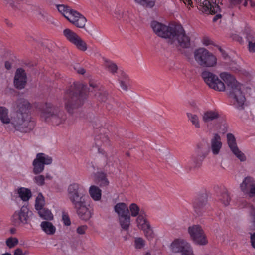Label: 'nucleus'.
<instances>
[{"label":"nucleus","mask_w":255,"mask_h":255,"mask_svg":"<svg viewBox=\"0 0 255 255\" xmlns=\"http://www.w3.org/2000/svg\"><path fill=\"white\" fill-rule=\"evenodd\" d=\"M154 32L158 36L167 39L171 44L178 45L182 48L190 46V40L180 25L164 24L157 21L151 23Z\"/></svg>","instance_id":"obj_1"},{"label":"nucleus","mask_w":255,"mask_h":255,"mask_svg":"<svg viewBox=\"0 0 255 255\" xmlns=\"http://www.w3.org/2000/svg\"><path fill=\"white\" fill-rule=\"evenodd\" d=\"M29 106L28 102L26 101L20 100L18 102L19 110L12 112V118L7 130L27 132L32 129L34 124L31 120L30 115L26 111L23 112L21 110L27 109Z\"/></svg>","instance_id":"obj_2"},{"label":"nucleus","mask_w":255,"mask_h":255,"mask_svg":"<svg viewBox=\"0 0 255 255\" xmlns=\"http://www.w3.org/2000/svg\"><path fill=\"white\" fill-rule=\"evenodd\" d=\"M250 90V88L240 83L229 91V95L233 105L238 109L243 108L246 100V95Z\"/></svg>","instance_id":"obj_3"},{"label":"nucleus","mask_w":255,"mask_h":255,"mask_svg":"<svg viewBox=\"0 0 255 255\" xmlns=\"http://www.w3.org/2000/svg\"><path fill=\"white\" fill-rule=\"evenodd\" d=\"M113 210L117 215L121 228L125 230L128 229L131 219L128 214V205L124 202H118L114 206Z\"/></svg>","instance_id":"obj_4"},{"label":"nucleus","mask_w":255,"mask_h":255,"mask_svg":"<svg viewBox=\"0 0 255 255\" xmlns=\"http://www.w3.org/2000/svg\"><path fill=\"white\" fill-rule=\"evenodd\" d=\"M67 195L72 204L79 200L87 198L86 187L84 184L73 182L69 185L67 188Z\"/></svg>","instance_id":"obj_5"},{"label":"nucleus","mask_w":255,"mask_h":255,"mask_svg":"<svg viewBox=\"0 0 255 255\" xmlns=\"http://www.w3.org/2000/svg\"><path fill=\"white\" fill-rule=\"evenodd\" d=\"M187 231L191 240L196 245L205 246L208 244L207 236L200 225H190L188 227Z\"/></svg>","instance_id":"obj_6"},{"label":"nucleus","mask_w":255,"mask_h":255,"mask_svg":"<svg viewBox=\"0 0 255 255\" xmlns=\"http://www.w3.org/2000/svg\"><path fill=\"white\" fill-rule=\"evenodd\" d=\"M63 33L66 39L78 50L84 52L88 49V46L86 42L73 31L66 28L63 30Z\"/></svg>","instance_id":"obj_7"},{"label":"nucleus","mask_w":255,"mask_h":255,"mask_svg":"<svg viewBox=\"0 0 255 255\" xmlns=\"http://www.w3.org/2000/svg\"><path fill=\"white\" fill-rule=\"evenodd\" d=\"M41 116L46 120H50L56 125L62 123L66 119V116L62 112L51 106L46 107L42 111Z\"/></svg>","instance_id":"obj_8"},{"label":"nucleus","mask_w":255,"mask_h":255,"mask_svg":"<svg viewBox=\"0 0 255 255\" xmlns=\"http://www.w3.org/2000/svg\"><path fill=\"white\" fill-rule=\"evenodd\" d=\"M76 209L79 216L84 220H88L92 216V212L88 197L72 204Z\"/></svg>","instance_id":"obj_9"},{"label":"nucleus","mask_w":255,"mask_h":255,"mask_svg":"<svg viewBox=\"0 0 255 255\" xmlns=\"http://www.w3.org/2000/svg\"><path fill=\"white\" fill-rule=\"evenodd\" d=\"M202 77L206 84L211 88L218 91H224V86L220 81L219 76L205 71L202 73Z\"/></svg>","instance_id":"obj_10"},{"label":"nucleus","mask_w":255,"mask_h":255,"mask_svg":"<svg viewBox=\"0 0 255 255\" xmlns=\"http://www.w3.org/2000/svg\"><path fill=\"white\" fill-rule=\"evenodd\" d=\"M191 246L186 240L182 239H176L169 245L168 250L170 253H181L182 255L184 252L190 249Z\"/></svg>","instance_id":"obj_11"},{"label":"nucleus","mask_w":255,"mask_h":255,"mask_svg":"<svg viewBox=\"0 0 255 255\" xmlns=\"http://www.w3.org/2000/svg\"><path fill=\"white\" fill-rule=\"evenodd\" d=\"M220 81L224 86V91L227 89L231 90L240 83L237 80L235 77L227 72H222L219 74Z\"/></svg>","instance_id":"obj_12"},{"label":"nucleus","mask_w":255,"mask_h":255,"mask_svg":"<svg viewBox=\"0 0 255 255\" xmlns=\"http://www.w3.org/2000/svg\"><path fill=\"white\" fill-rule=\"evenodd\" d=\"M227 141L229 147L234 155L241 161H244L246 159L245 154L238 147L236 138L231 133L227 134Z\"/></svg>","instance_id":"obj_13"},{"label":"nucleus","mask_w":255,"mask_h":255,"mask_svg":"<svg viewBox=\"0 0 255 255\" xmlns=\"http://www.w3.org/2000/svg\"><path fill=\"white\" fill-rule=\"evenodd\" d=\"M32 215V212L27 207L23 206L16 211L13 216V221L16 223L26 224Z\"/></svg>","instance_id":"obj_14"},{"label":"nucleus","mask_w":255,"mask_h":255,"mask_svg":"<svg viewBox=\"0 0 255 255\" xmlns=\"http://www.w3.org/2000/svg\"><path fill=\"white\" fill-rule=\"evenodd\" d=\"M27 82V76L24 70L21 68L18 69L14 79V85L18 89L23 88Z\"/></svg>","instance_id":"obj_15"},{"label":"nucleus","mask_w":255,"mask_h":255,"mask_svg":"<svg viewBox=\"0 0 255 255\" xmlns=\"http://www.w3.org/2000/svg\"><path fill=\"white\" fill-rule=\"evenodd\" d=\"M83 103V100L80 95L72 96L66 102L65 107L68 112L71 113L73 109L80 106Z\"/></svg>","instance_id":"obj_16"},{"label":"nucleus","mask_w":255,"mask_h":255,"mask_svg":"<svg viewBox=\"0 0 255 255\" xmlns=\"http://www.w3.org/2000/svg\"><path fill=\"white\" fill-rule=\"evenodd\" d=\"M200 6L202 7V12L207 14L216 13L220 10V7L218 5L211 3L206 0H201Z\"/></svg>","instance_id":"obj_17"},{"label":"nucleus","mask_w":255,"mask_h":255,"mask_svg":"<svg viewBox=\"0 0 255 255\" xmlns=\"http://www.w3.org/2000/svg\"><path fill=\"white\" fill-rule=\"evenodd\" d=\"M12 118V112L10 113L8 109L5 106H0V121L7 130L8 126Z\"/></svg>","instance_id":"obj_18"},{"label":"nucleus","mask_w":255,"mask_h":255,"mask_svg":"<svg viewBox=\"0 0 255 255\" xmlns=\"http://www.w3.org/2000/svg\"><path fill=\"white\" fill-rule=\"evenodd\" d=\"M210 144L212 154L214 155L219 154L222 146L220 136L217 133L214 134Z\"/></svg>","instance_id":"obj_19"},{"label":"nucleus","mask_w":255,"mask_h":255,"mask_svg":"<svg viewBox=\"0 0 255 255\" xmlns=\"http://www.w3.org/2000/svg\"><path fill=\"white\" fill-rule=\"evenodd\" d=\"M40 227L42 232L48 236L54 235L57 231L56 226L49 221H42Z\"/></svg>","instance_id":"obj_20"},{"label":"nucleus","mask_w":255,"mask_h":255,"mask_svg":"<svg viewBox=\"0 0 255 255\" xmlns=\"http://www.w3.org/2000/svg\"><path fill=\"white\" fill-rule=\"evenodd\" d=\"M208 52V51L204 48H199L194 51V58L197 64L202 66Z\"/></svg>","instance_id":"obj_21"},{"label":"nucleus","mask_w":255,"mask_h":255,"mask_svg":"<svg viewBox=\"0 0 255 255\" xmlns=\"http://www.w3.org/2000/svg\"><path fill=\"white\" fill-rule=\"evenodd\" d=\"M15 193L17 194L18 197L24 202L29 200L32 197V192L30 189L20 187L15 190Z\"/></svg>","instance_id":"obj_22"},{"label":"nucleus","mask_w":255,"mask_h":255,"mask_svg":"<svg viewBox=\"0 0 255 255\" xmlns=\"http://www.w3.org/2000/svg\"><path fill=\"white\" fill-rule=\"evenodd\" d=\"M220 117L219 112L215 109L208 110L202 114V120L205 123L210 122Z\"/></svg>","instance_id":"obj_23"},{"label":"nucleus","mask_w":255,"mask_h":255,"mask_svg":"<svg viewBox=\"0 0 255 255\" xmlns=\"http://www.w3.org/2000/svg\"><path fill=\"white\" fill-rule=\"evenodd\" d=\"M135 223L138 229L141 231L145 230L146 228L148 227V226L150 225L147 219L145 213H142L136 218Z\"/></svg>","instance_id":"obj_24"},{"label":"nucleus","mask_w":255,"mask_h":255,"mask_svg":"<svg viewBox=\"0 0 255 255\" xmlns=\"http://www.w3.org/2000/svg\"><path fill=\"white\" fill-rule=\"evenodd\" d=\"M254 179L250 177L245 178L242 183L240 184L241 190L245 194H248L254 183Z\"/></svg>","instance_id":"obj_25"},{"label":"nucleus","mask_w":255,"mask_h":255,"mask_svg":"<svg viewBox=\"0 0 255 255\" xmlns=\"http://www.w3.org/2000/svg\"><path fill=\"white\" fill-rule=\"evenodd\" d=\"M89 192L91 198L95 201H99L101 199L102 190L95 185L89 187Z\"/></svg>","instance_id":"obj_26"},{"label":"nucleus","mask_w":255,"mask_h":255,"mask_svg":"<svg viewBox=\"0 0 255 255\" xmlns=\"http://www.w3.org/2000/svg\"><path fill=\"white\" fill-rule=\"evenodd\" d=\"M128 214L130 216V218L137 217L142 213H145L142 211L139 206L135 203H132L128 206Z\"/></svg>","instance_id":"obj_27"},{"label":"nucleus","mask_w":255,"mask_h":255,"mask_svg":"<svg viewBox=\"0 0 255 255\" xmlns=\"http://www.w3.org/2000/svg\"><path fill=\"white\" fill-rule=\"evenodd\" d=\"M247 39L249 43V49L250 52L255 51V32L251 30L247 32Z\"/></svg>","instance_id":"obj_28"},{"label":"nucleus","mask_w":255,"mask_h":255,"mask_svg":"<svg viewBox=\"0 0 255 255\" xmlns=\"http://www.w3.org/2000/svg\"><path fill=\"white\" fill-rule=\"evenodd\" d=\"M208 55L206 56L202 66L206 67H212L215 66L217 64V58L212 53L208 51Z\"/></svg>","instance_id":"obj_29"},{"label":"nucleus","mask_w":255,"mask_h":255,"mask_svg":"<svg viewBox=\"0 0 255 255\" xmlns=\"http://www.w3.org/2000/svg\"><path fill=\"white\" fill-rule=\"evenodd\" d=\"M38 215L43 219L46 221H51L54 219V216L51 211L48 209L43 208L37 211Z\"/></svg>","instance_id":"obj_30"},{"label":"nucleus","mask_w":255,"mask_h":255,"mask_svg":"<svg viewBox=\"0 0 255 255\" xmlns=\"http://www.w3.org/2000/svg\"><path fill=\"white\" fill-rule=\"evenodd\" d=\"M35 157L44 165H50L53 162L52 157L44 153H37Z\"/></svg>","instance_id":"obj_31"},{"label":"nucleus","mask_w":255,"mask_h":255,"mask_svg":"<svg viewBox=\"0 0 255 255\" xmlns=\"http://www.w3.org/2000/svg\"><path fill=\"white\" fill-rule=\"evenodd\" d=\"M33 173L34 174H39L42 173L45 168V165L39 161L36 157L32 162Z\"/></svg>","instance_id":"obj_32"},{"label":"nucleus","mask_w":255,"mask_h":255,"mask_svg":"<svg viewBox=\"0 0 255 255\" xmlns=\"http://www.w3.org/2000/svg\"><path fill=\"white\" fill-rule=\"evenodd\" d=\"M119 81L121 87L125 91L128 90L129 85L128 76L126 73H123L119 78Z\"/></svg>","instance_id":"obj_33"},{"label":"nucleus","mask_w":255,"mask_h":255,"mask_svg":"<svg viewBox=\"0 0 255 255\" xmlns=\"http://www.w3.org/2000/svg\"><path fill=\"white\" fill-rule=\"evenodd\" d=\"M45 204V198L41 193L38 194L35 199V208L36 211L44 208Z\"/></svg>","instance_id":"obj_34"},{"label":"nucleus","mask_w":255,"mask_h":255,"mask_svg":"<svg viewBox=\"0 0 255 255\" xmlns=\"http://www.w3.org/2000/svg\"><path fill=\"white\" fill-rule=\"evenodd\" d=\"M187 116L188 120L196 128H200L201 127L199 117L191 113H187Z\"/></svg>","instance_id":"obj_35"},{"label":"nucleus","mask_w":255,"mask_h":255,"mask_svg":"<svg viewBox=\"0 0 255 255\" xmlns=\"http://www.w3.org/2000/svg\"><path fill=\"white\" fill-rule=\"evenodd\" d=\"M104 61V65L109 71L113 74H114L117 72L118 67L114 62L107 59H105Z\"/></svg>","instance_id":"obj_36"},{"label":"nucleus","mask_w":255,"mask_h":255,"mask_svg":"<svg viewBox=\"0 0 255 255\" xmlns=\"http://www.w3.org/2000/svg\"><path fill=\"white\" fill-rule=\"evenodd\" d=\"M112 15L113 17L117 19L127 21L124 11L121 8H116L113 11Z\"/></svg>","instance_id":"obj_37"},{"label":"nucleus","mask_w":255,"mask_h":255,"mask_svg":"<svg viewBox=\"0 0 255 255\" xmlns=\"http://www.w3.org/2000/svg\"><path fill=\"white\" fill-rule=\"evenodd\" d=\"M86 21L87 20L86 18L81 14L80 16H78V17L74 20V22H73L72 24L77 27L83 28L84 27Z\"/></svg>","instance_id":"obj_38"},{"label":"nucleus","mask_w":255,"mask_h":255,"mask_svg":"<svg viewBox=\"0 0 255 255\" xmlns=\"http://www.w3.org/2000/svg\"><path fill=\"white\" fill-rule=\"evenodd\" d=\"M142 231L145 237L149 240H151L155 237V233L151 225Z\"/></svg>","instance_id":"obj_39"},{"label":"nucleus","mask_w":255,"mask_h":255,"mask_svg":"<svg viewBox=\"0 0 255 255\" xmlns=\"http://www.w3.org/2000/svg\"><path fill=\"white\" fill-rule=\"evenodd\" d=\"M81 14L76 10L71 9L70 11L68 13V15L66 17V19L71 23L74 22V20L80 16Z\"/></svg>","instance_id":"obj_40"},{"label":"nucleus","mask_w":255,"mask_h":255,"mask_svg":"<svg viewBox=\"0 0 255 255\" xmlns=\"http://www.w3.org/2000/svg\"><path fill=\"white\" fill-rule=\"evenodd\" d=\"M58 11L61 13L65 18L68 14L71 8L64 5H58L57 6Z\"/></svg>","instance_id":"obj_41"},{"label":"nucleus","mask_w":255,"mask_h":255,"mask_svg":"<svg viewBox=\"0 0 255 255\" xmlns=\"http://www.w3.org/2000/svg\"><path fill=\"white\" fill-rule=\"evenodd\" d=\"M33 182L39 186H42L45 184V177L43 175H38L33 178Z\"/></svg>","instance_id":"obj_42"},{"label":"nucleus","mask_w":255,"mask_h":255,"mask_svg":"<svg viewBox=\"0 0 255 255\" xmlns=\"http://www.w3.org/2000/svg\"><path fill=\"white\" fill-rule=\"evenodd\" d=\"M136 2L149 7H152L154 5V0H134Z\"/></svg>","instance_id":"obj_43"},{"label":"nucleus","mask_w":255,"mask_h":255,"mask_svg":"<svg viewBox=\"0 0 255 255\" xmlns=\"http://www.w3.org/2000/svg\"><path fill=\"white\" fill-rule=\"evenodd\" d=\"M145 240L140 237H137L134 240V246L136 249H141L145 246Z\"/></svg>","instance_id":"obj_44"},{"label":"nucleus","mask_w":255,"mask_h":255,"mask_svg":"<svg viewBox=\"0 0 255 255\" xmlns=\"http://www.w3.org/2000/svg\"><path fill=\"white\" fill-rule=\"evenodd\" d=\"M207 200L206 198L204 199H198L194 201L193 206L195 208H200L205 206Z\"/></svg>","instance_id":"obj_45"},{"label":"nucleus","mask_w":255,"mask_h":255,"mask_svg":"<svg viewBox=\"0 0 255 255\" xmlns=\"http://www.w3.org/2000/svg\"><path fill=\"white\" fill-rule=\"evenodd\" d=\"M18 243V240L15 238H9L6 240V245L9 248H12Z\"/></svg>","instance_id":"obj_46"},{"label":"nucleus","mask_w":255,"mask_h":255,"mask_svg":"<svg viewBox=\"0 0 255 255\" xmlns=\"http://www.w3.org/2000/svg\"><path fill=\"white\" fill-rule=\"evenodd\" d=\"M223 203L225 205H228L230 201V198L227 193H225L223 195L222 198L221 199Z\"/></svg>","instance_id":"obj_47"},{"label":"nucleus","mask_w":255,"mask_h":255,"mask_svg":"<svg viewBox=\"0 0 255 255\" xmlns=\"http://www.w3.org/2000/svg\"><path fill=\"white\" fill-rule=\"evenodd\" d=\"M62 221L63 224L66 226H69L71 224V222L68 216L66 214L62 215Z\"/></svg>","instance_id":"obj_48"},{"label":"nucleus","mask_w":255,"mask_h":255,"mask_svg":"<svg viewBox=\"0 0 255 255\" xmlns=\"http://www.w3.org/2000/svg\"><path fill=\"white\" fill-rule=\"evenodd\" d=\"M87 228V227L85 225L80 226L77 228V232L79 234H84L85 233Z\"/></svg>","instance_id":"obj_49"},{"label":"nucleus","mask_w":255,"mask_h":255,"mask_svg":"<svg viewBox=\"0 0 255 255\" xmlns=\"http://www.w3.org/2000/svg\"><path fill=\"white\" fill-rule=\"evenodd\" d=\"M96 97L100 101H104L106 99V95L105 93H102V92H99L96 94Z\"/></svg>","instance_id":"obj_50"},{"label":"nucleus","mask_w":255,"mask_h":255,"mask_svg":"<svg viewBox=\"0 0 255 255\" xmlns=\"http://www.w3.org/2000/svg\"><path fill=\"white\" fill-rule=\"evenodd\" d=\"M227 126L225 123H223L219 128V132L222 133H224L227 131Z\"/></svg>","instance_id":"obj_51"},{"label":"nucleus","mask_w":255,"mask_h":255,"mask_svg":"<svg viewBox=\"0 0 255 255\" xmlns=\"http://www.w3.org/2000/svg\"><path fill=\"white\" fill-rule=\"evenodd\" d=\"M247 195L251 197L255 196V181Z\"/></svg>","instance_id":"obj_52"},{"label":"nucleus","mask_w":255,"mask_h":255,"mask_svg":"<svg viewBox=\"0 0 255 255\" xmlns=\"http://www.w3.org/2000/svg\"><path fill=\"white\" fill-rule=\"evenodd\" d=\"M202 44L205 46H208L212 43L210 39L207 37L204 38L202 40Z\"/></svg>","instance_id":"obj_53"},{"label":"nucleus","mask_w":255,"mask_h":255,"mask_svg":"<svg viewBox=\"0 0 255 255\" xmlns=\"http://www.w3.org/2000/svg\"><path fill=\"white\" fill-rule=\"evenodd\" d=\"M250 240L251 245L253 248H255V232L252 234H251L250 235Z\"/></svg>","instance_id":"obj_54"},{"label":"nucleus","mask_w":255,"mask_h":255,"mask_svg":"<svg viewBox=\"0 0 255 255\" xmlns=\"http://www.w3.org/2000/svg\"><path fill=\"white\" fill-rule=\"evenodd\" d=\"M108 184H109V182H108L107 179L105 177L104 175H102L100 184L103 186H106Z\"/></svg>","instance_id":"obj_55"},{"label":"nucleus","mask_w":255,"mask_h":255,"mask_svg":"<svg viewBox=\"0 0 255 255\" xmlns=\"http://www.w3.org/2000/svg\"><path fill=\"white\" fill-rule=\"evenodd\" d=\"M182 255H195L194 253L193 249L192 247H190V249H188L186 252H184Z\"/></svg>","instance_id":"obj_56"},{"label":"nucleus","mask_w":255,"mask_h":255,"mask_svg":"<svg viewBox=\"0 0 255 255\" xmlns=\"http://www.w3.org/2000/svg\"><path fill=\"white\" fill-rule=\"evenodd\" d=\"M232 70L235 73L243 72V69L239 66L235 67H232Z\"/></svg>","instance_id":"obj_57"},{"label":"nucleus","mask_w":255,"mask_h":255,"mask_svg":"<svg viewBox=\"0 0 255 255\" xmlns=\"http://www.w3.org/2000/svg\"><path fill=\"white\" fill-rule=\"evenodd\" d=\"M203 151V149L198 145L195 149V152L198 155Z\"/></svg>","instance_id":"obj_58"},{"label":"nucleus","mask_w":255,"mask_h":255,"mask_svg":"<svg viewBox=\"0 0 255 255\" xmlns=\"http://www.w3.org/2000/svg\"><path fill=\"white\" fill-rule=\"evenodd\" d=\"M14 255H24V254L21 250L17 249L14 252Z\"/></svg>","instance_id":"obj_59"},{"label":"nucleus","mask_w":255,"mask_h":255,"mask_svg":"<svg viewBox=\"0 0 255 255\" xmlns=\"http://www.w3.org/2000/svg\"><path fill=\"white\" fill-rule=\"evenodd\" d=\"M184 3L187 6H192V2L191 0H184Z\"/></svg>","instance_id":"obj_60"},{"label":"nucleus","mask_w":255,"mask_h":255,"mask_svg":"<svg viewBox=\"0 0 255 255\" xmlns=\"http://www.w3.org/2000/svg\"><path fill=\"white\" fill-rule=\"evenodd\" d=\"M5 66L7 69L9 70L11 68V63L9 62L6 61L5 63Z\"/></svg>","instance_id":"obj_61"},{"label":"nucleus","mask_w":255,"mask_h":255,"mask_svg":"<svg viewBox=\"0 0 255 255\" xmlns=\"http://www.w3.org/2000/svg\"><path fill=\"white\" fill-rule=\"evenodd\" d=\"M221 17V14H217L216 15H215L214 16L213 20L214 22H215V21H217L218 19H220Z\"/></svg>","instance_id":"obj_62"},{"label":"nucleus","mask_w":255,"mask_h":255,"mask_svg":"<svg viewBox=\"0 0 255 255\" xmlns=\"http://www.w3.org/2000/svg\"><path fill=\"white\" fill-rule=\"evenodd\" d=\"M248 4H250L251 6H253L251 0H246L245 5H248Z\"/></svg>","instance_id":"obj_63"},{"label":"nucleus","mask_w":255,"mask_h":255,"mask_svg":"<svg viewBox=\"0 0 255 255\" xmlns=\"http://www.w3.org/2000/svg\"><path fill=\"white\" fill-rule=\"evenodd\" d=\"M39 14L40 15V16H41L42 17H44L46 15H47V13L44 12V11H40L39 12Z\"/></svg>","instance_id":"obj_64"}]
</instances>
